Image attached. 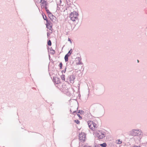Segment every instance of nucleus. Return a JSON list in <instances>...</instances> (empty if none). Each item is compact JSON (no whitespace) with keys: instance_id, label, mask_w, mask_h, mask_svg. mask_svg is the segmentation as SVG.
Masks as SVG:
<instances>
[{"instance_id":"nucleus-9","label":"nucleus","mask_w":147,"mask_h":147,"mask_svg":"<svg viewBox=\"0 0 147 147\" xmlns=\"http://www.w3.org/2000/svg\"><path fill=\"white\" fill-rule=\"evenodd\" d=\"M46 22L47 24H46V26L47 28H48V27H49V26L52 25L51 22L49 21L48 20L46 21Z\"/></svg>"},{"instance_id":"nucleus-31","label":"nucleus","mask_w":147,"mask_h":147,"mask_svg":"<svg viewBox=\"0 0 147 147\" xmlns=\"http://www.w3.org/2000/svg\"><path fill=\"white\" fill-rule=\"evenodd\" d=\"M83 147H91L90 146H88L87 144V145H85Z\"/></svg>"},{"instance_id":"nucleus-35","label":"nucleus","mask_w":147,"mask_h":147,"mask_svg":"<svg viewBox=\"0 0 147 147\" xmlns=\"http://www.w3.org/2000/svg\"><path fill=\"white\" fill-rule=\"evenodd\" d=\"M52 18L53 19H51V20L53 22H54L53 21V19H54V18H55L54 17H52Z\"/></svg>"},{"instance_id":"nucleus-27","label":"nucleus","mask_w":147,"mask_h":147,"mask_svg":"<svg viewBox=\"0 0 147 147\" xmlns=\"http://www.w3.org/2000/svg\"><path fill=\"white\" fill-rule=\"evenodd\" d=\"M77 116L79 117V119H82V117L80 116V115L79 114H77Z\"/></svg>"},{"instance_id":"nucleus-16","label":"nucleus","mask_w":147,"mask_h":147,"mask_svg":"<svg viewBox=\"0 0 147 147\" xmlns=\"http://www.w3.org/2000/svg\"><path fill=\"white\" fill-rule=\"evenodd\" d=\"M42 16L43 18L46 21L48 20L47 19V17L45 14L44 15V16L43 14H42Z\"/></svg>"},{"instance_id":"nucleus-22","label":"nucleus","mask_w":147,"mask_h":147,"mask_svg":"<svg viewBox=\"0 0 147 147\" xmlns=\"http://www.w3.org/2000/svg\"><path fill=\"white\" fill-rule=\"evenodd\" d=\"M51 50L52 51L51 52V54H52V55L55 54V51L54 50L52 49V50L51 49Z\"/></svg>"},{"instance_id":"nucleus-37","label":"nucleus","mask_w":147,"mask_h":147,"mask_svg":"<svg viewBox=\"0 0 147 147\" xmlns=\"http://www.w3.org/2000/svg\"><path fill=\"white\" fill-rule=\"evenodd\" d=\"M50 35V34L49 33V32H47V36H48L49 35Z\"/></svg>"},{"instance_id":"nucleus-20","label":"nucleus","mask_w":147,"mask_h":147,"mask_svg":"<svg viewBox=\"0 0 147 147\" xmlns=\"http://www.w3.org/2000/svg\"><path fill=\"white\" fill-rule=\"evenodd\" d=\"M59 66L60 67V69H62V67L63 66V64H62V62H61V63H60Z\"/></svg>"},{"instance_id":"nucleus-38","label":"nucleus","mask_w":147,"mask_h":147,"mask_svg":"<svg viewBox=\"0 0 147 147\" xmlns=\"http://www.w3.org/2000/svg\"><path fill=\"white\" fill-rule=\"evenodd\" d=\"M95 147H100L98 145H97L95 146Z\"/></svg>"},{"instance_id":"nucleus-6","label":"nucleus","mask_w":147,"mask_h":147,"mask_svg":"<svg viewBox=\"0 0 147 147\" xmlns=\"http://www.w3.org/2000/svg\"><path fill=\"white\" fill-rule=\"evenodd\" d=\"M68 78L69 79V80L71 83H74V80L75 78V76L74 74L69 76H68Z\"/></svg>"},{"instance_id":"nucleus-21","label":"nucleus","mask_w":147,"mask_h":147,"mask_svg":"<svg viewBox=\"0 0 147 147\" xmlns=\"http://www.w3.org/2000/svg\"><path fill=\"white\" fill-rule=\"evenodd\" d=\"M116 143L117 144H120L121 143V141L119 140H117L116 141Z\"/></svg>"},{"instance_id":"nucleus-28","label":"nucleus","mask_w":147,"mask_h":147,"mask_svg":"<svg viewBox=\"0 0 147 147\" xmlns=\"http://www.w3.org/2000/svg\"><path fill=\"white\" fill-rule=\"evenodd\" d=\"M49 26V27H48V28H49L50 30H51V28H52V25H50V26Z\"/></svg>"},{"instance_id":"nucleus-15","label":"nucleus","mask_w":147,"mask_h":147,"mask_svg":"<svg viewBox=\"0 0 147 147\" xmlns=\"http://www.w3.org/2000/svg\"><path fill=\"white\" fill-rule=\"evenodd\" d=\"M72 52V49H71L66 55H68L69 56H70Z\"/></svg>"},{"instance_id":"nucleus-10","label":"nucleus","mask_w":147,"mask_h":147,"mask_svg":"<svg viewBox=\"0 0 147 147\" xmlns=\"http://www.w3.org/2000/svg\"><path fill=\"white\" fill-rule=\"evenodd\" d=\"M78 63H76L77 65H80L82 64V63L80 61L81 60V58L79 57H78Z\"/></svg>"},{"instance_id":"nucleus-5","label":"nucleus","mask_w":147,"mask_h":147,"mask_svg":"<svg viewBox=\"0 0 147 147\" xmlns=\"http://www.w3.org/2000/svg\"><path fill=\"white\" fill-rule=\"evenodd\" d=\"M86 134L85 133L82 132L79 134V139L80 140L85 141L86 138Z\"/></svg>"},{"instance_id":"nucleus-29","label":"nucleus","mask_w":147,"mask_h":147,"mask_svg":"<svg viewBox=\"0 0 147 147\" xmlns=\"http://www.w3.org/2000/svg\"><path fill=\"white\" fill-rule=\"evenodd\" d=\"M47 12V14H49V13H51V12L49 11V9H47V10H46Z\"/></svg>"},{"instance_id":"nucleus-30","label":"nucleus","mask_w":147,"mask_h":147,"mask_svg":"<svg viewBox=\"0 0 147 147\" xmlns=\"http://www.w3.org/2000/svg\"><path fill=\"white\" fill-rule=\"evenodd\" d=\"M78 109V108H77V109H76V110H75V111H73V112L72 114H74V113H76V111H77V110Z\"/></svg>"},{"instance_id":"nucleus-13","label":"nucleus","mask_w":147,"mask_h":147,"mask_svg":"<svg viewBox=\"0 0 147 147\" xmlns=\"http://www.w3.org/2000/svg\"><path fill=\"white\" fill-rule=\"evenodd\" d=\"M50 13H49L48 14V16L49 17V18L51 19H52V18H51V17H55V18H56V17L55 16H54L52 14L51 12Z\"/></svg>"},{"instance_id":"nucleus-39","label":"nucleus","mask_w":147,"mask_h":147,"mask_svg":"<svg viewBox=\"0 0 147 147\" xmlns=\"http://www.w3.org/2000/svg\"><path fill=\"white\" fill-rule=\"evenodd\" d=\"M70 112H71H71H72V113H73V112H72V110H71V109H70Z\"/></svg>"},{"instance_id":"nucleus-19","label":"nucleus","mask_w":147,"mask_h":147,"mask_svg":"<svg viewBox=\"0 0 147 147\" xmlns=\"http://www.w3.org/2000/svg\"><path fill=\"white\" fill-rule=\"evenodd\" d=\"M47 45L49 46L51 45V42L50 40H49L47 42Z\"/></svg>"},{"instance_id":"nucleus-11","label":"nucleus","mask_w":147,"mask_h":147,"mask_svg":"<svg viewBox=\"0 0 147 147\" xmlns=\"http://www.w3.org/2000/svg\"><path fill=\"white\" fill-rule=\"evenodd\" d=\"M66 2L67 5L69 6L71 5L72 3L70 0H66Z\"/></svg>"},{"instance_id":"nucleus-3","label":"nucleus","mask_w":147,"mask_h":147,"mask_svg":"<svg viewBox=\"0 0 147 147\" xmlns=\"http://www.w3.org/2000/svg\"><path fill=\"white\" fill-rule=\"evenodd\" d=\"M78 15L77 12L75 11H74L70 13L69 17L71 20L73 21H74L78 20Z\"/></svg>"},{"instance_id":"nucleus-1","label":"nucleus","mask_w":147,"mask_h":147,"mask_svg":"<svg viewBox=\"0 0 147 147\" xmlns=\"http://www.w3.org/2000/svg\"><path fill=\"white\" fill-rule=\"evenodd\" d=\"M130 135L133 136H140L142 135V132L140 129H133L130 131Z\"/></svg>"},{"instance_id":"nucleus-17","label":"nucleus","mask_w":147,"mask_h":147,"mask_svg":"<svg viewBox=\"0 0 147 147\" xmlns=\"http://www.w3.org/2000/svg\"><path fill=\"white\" fill-rule=\"evenodd\" d=\"M84 113V111L82 110H79L78 112V113H80L81 114H83Z\"/></svg>"},{"instance_id":"nucleus-34","label":"nucleus","mask_w":147,"mask_h":147,"mask_svg":"<svg viewBox=\"0 0 147 147\" xmlns=\"http://www.w3.org/2000/svg\"><path fill=\"white\" fill-rule=\"evenodd\" d=\"M132 147H141V146H133Z\"/></svg>"},{"instance_id":"nucleus-36","label":"nucleus","mask_w":147,"mask_h":147,"mask_svg":"<svg viewBox=\"0 0 147 147\" xmlns=\"http://www.w3.org/2000/svg\"><path fill=\"white\" fill-rule=\"evenodd\" d=\"M44 8H45V10H47L48 9H47V7L46 6H45V7H44Z\"/></svg>"},{"instance_id":"nucleus-8","label":"nucleus","mask_w":147,"mask_h":147,"mask_svg":"<svg viewBox=\"0 0 147 147\" xmlns=\"http://www.w3.org/2000/svg\"><path fill=\"white\" fill-rule=\"evenodd\" d=\"M44 4L45 5H47V3L46 1L45 0L42 1L41 4V7L44 8L45 7V5H44Z\"/></svg>"},{"instance_id":"nucleus-32","label":"nucleus","mask_w":147,"mask_h":147,"mask_svg":"<svg viewBox=\"0 0 147 147\" xmlns=\"http://www.w3.org/2000/svg\"><path fill=\"white\" fill-rule=\"evenodd\" d=\"M68 41H69L71 44L72 43V42L71 40V39L70 38H68Z\"/></svg>"},{"instance_id":"nucleus-24","label":"nucleus","mask_w":147,"mask_h":147,"mask_svg":"<svg viewBox=\"0 0 147 147\" xmlns=\"http://www.w3.org/2000/svg\"><path fill=\"white\" fill-rule=\"evenodd\" d=\"M67 64V63H66ZM67 65L65 68V70H64L63 71V72L64 73H65L66 71V69H67Z\"/></svg>"},{"instance_id":"nucleus-40","label":"nucleus","mask_w":147,"mask_h":147,"mask_svg":"<svg viewBox=\"0 0 147 147\" xmlns=\"http://www.w3.org/2000/svg\"><path fill=\"white\" fill-rule=\"evenodd\" d=\"M60 1L61 3V0H60Z\"/></svg>"},{"instance_id":"nucleus-25","label":"nucleus","mask_w":147,"mask_h":147,"mask_svg":"<svg viewBox=\"0 0 147 147\" xmlns=\"http://www.w3.org/2000/svg\"><path fill=\"white\" fill-rule=\"evenodd\" d=\"M67 64V63H66ZM67 65L65 68V70H64L63 71V72L64 73H65L66 71V69H67Z\"/></svg>"},{"instance_id":"nucleus-7","label":"nucleus","mask_w":147,"mask_h":147,"mask_svg":"<svg viewBox=\"0 0 147 147\" xmlns=\"http://www.w3.org/2000/svg\"><path fill=\"white\" fill-rule=\"evenodd\" d=\"M54 80L56 84H58L61 83L60 79L57 78H55L54 79Z\"/></svg>"},{"instance_id":"nucleus-41","label":"nucleus","mask_w":147,"mask_h":147,"mask_svg":"<svg viewBox=\"0 0 147 147\" xmlns=\"http://www.w3.org/2000/svg\"><path fill=\"white\" fill-rule=\"evenodd\" d=\"M44 5H45V6H46L47 5H45V4H44Z\"/></svg>"},{"instance_id":"nucleus-2","label":"nucleus","mask_w":147,"mask_h":147,"mask_svg":"<svg viewBox=\"0 0 147 147\" xmlns=\"http://www.w3.org/2000/svg\"><path fill=\"white\" fill-rule=\"evenodd\" d=\"M88 124L89 128L92 130L97 129V125L92 121H88L87 122Z\"/></svg>"},{"instance_id":"nucleus-12","label":"nucleus","mask_w":147,"mask_h":147,"mask_svg":"<svg viewBox=\"0 0 147 147\" xmlns=\"http://www.w3.org/2000/svg\"><path fill=\"white\" fill-rule=\"evenodd\" d=\"M69 57L68 55H66L64 57L65 61L66 62L68 60V57Z\"/></svg>"},{"instance_id":"nucleus-23","label":"nucleus","mask_w":147,"mask_h":147,"mask_svg":"<svg viewBox=\"0 0 147 147\" xmlns=\"http://www.w3.org/2000/svg\"><path fill=\"white\" fill-rule=\"evenodd\" d=\"M74 122L76 123L77 124H80V121L77 120H75Z\"/></svg>"},{"instance_id":"nucleus-4","label":"nucleus","mask_w":147,"mask_h":147,"mask_svg":"<svg viewBox=\"0 0 147 147\" xmlns=\"http://www.w3.org/2000/svg\"><path fill=\"white\" fill-rule=\"evenodd\" d=\"M96 137L99 139H102L104 138L106 136V133L105 132L100 131L99 132H97L96 134Z\"/></svg>"},{"instance_id":"nucleus-14","label":"nucleus","mask_w":147,"mask_h":147,"mask_svg":"<svg viewBox=\"0 0 147 147\" xmlns=\"http://www.w3.org/2000/svg\"><path fill=\"white\" fill-rule=\"evenodd\" d=\"M100 146L102 147H106L107 144L106 143H104L102 144H100Z\"/></svg>"},{"instance_id":"nucleus-33","label":"nucleus","mask_w":147,"mask_h":147,"mask_svg":"<svg viewBox=\"0 0 147 147\" xmlns=\"http://www.w3.org/2000/svg\"><path fill=\"white\" fill-rule=\"evenodd\" d=\"M101 88L103 90L102 92H103L104 91V87L103 86H102L101 87Z\"/></svg>"},{"instance_id":"nucleus-42","label":"nucleus","mask_w":147,"mask_h":147,"mask_svg":"<svg viewBox=\"0 0 147 147\" xmlns=\"http://www.w3.org/2000/svg\"><path fill=\"white\" fill-rule=\"evenodd\" d=\"M138 62H139V61L138 60Z\"/></svg>"},{"instance_id":"nucleus-18","label":"nucleus","mask_w":147,"mask_h":147,"mask_svg":"<svg viewBox=\"0 0 147 147\" xmlns=\"http://www.w3.org/2000/svg\"><path fill=\"white\" fill-rule=\"evenodd\" d=\"M61 79L63 81H65V75H63L61 76Z\"/></svg>"},{"instance_id":"nucleus-26","label":"nucleus","mask_w":147,"mask_h":147,"mask_svg":"<svg viewBox=\"0 0 147 147\" xmlns=\"http://www.w3.org/2000/svg\"><path fill=\"white\" fill-rule=\"evenodd\" d=\"M67 64V63H66ZM67 65L65 68V70H64L63 71V72L64 73H65L66 71V69H67Z\"/></svg>"}]
</instances>
